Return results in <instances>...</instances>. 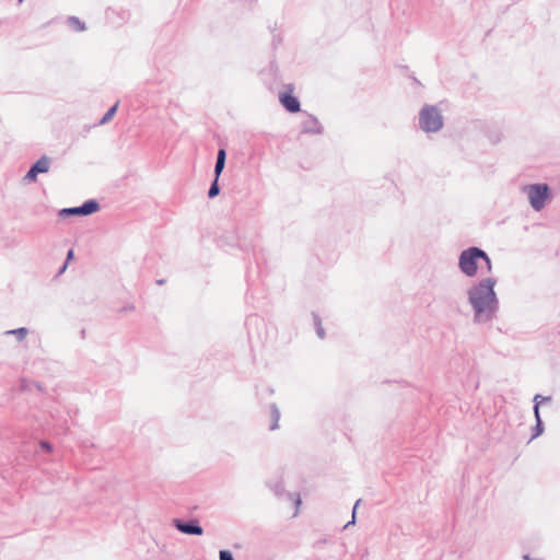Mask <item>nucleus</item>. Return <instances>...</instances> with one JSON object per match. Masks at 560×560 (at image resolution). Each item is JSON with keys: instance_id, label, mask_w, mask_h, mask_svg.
<instances>
[{"instance_id": "obj_4", "label": "nucleus", "mask_w": 560, "mask_h": 560, "mask_svg": "<svg viewBox=\"0 0 560 560\" xmlns=\"http://www.w3.org/2000/svg\"><path fill=\"white\" fill-rule=\"evenodd\" d=\"M526 191L532 208L536 211H540L545 207L546 199L548 198V186L546 184H534L529 185Z\"/></svg>"}, {"instance_id": "obj_19", "label": "nucleus", "mask_w": 560, "mask_h": 560, "mask_svg": "<svg viewBox=\"0 0 560 560\" xmlns=\"http://www.w3.org/2000/svg\"><path fill=\"white\" fill-rule=\"evenodd\" d=\"M37 175L38 174L33 168H30L28 172L24 176V180L28 182V183L35 182L37 178Z\"/></svg>"}, {"instance_id": "obj_1", "label": "nucleus", "mask_w": 560, "mask_h": 560, "mask_svg": "<svg viewBox=\"0 0 560 560\" xmlns=\"http://www.w3.org/2000/svg\"><path fill=\"white\" fill-rule=\"evenodd\" d=\"M497 279L487 277L474 281L466 290L467 303L472 312L475 324H488L495 317L500 308L499 298L494 290Z\"/></svg>"}, {"instance_id": "obj_9", "label": "nucleus", "mask_w": 560, "mask_h": 560, "mask_svg": "<svg viewBox=\"0 0 560 560\" xmlns=\"http://www.w3.org/2000/svg\"><path fill=\"white\" fill-rule=\"evenodd\" d=\"M175 526L178 530L188 535H201L202 528L198 525L197 521L190 523H182L179 521H175Z\"/></svg>"}, {"instance_id": "obj_3", "label": "nucleus", "mask_w": 560, "mask_h": 560, "mask_svg": "<svg viewBox=\"0 0 560 560\" xmlns=\"http://www.w3.org/2000/svg\"><path fill=\"white\" fill-rule=\"evenodd\" d=\"M482 257L481 248L471 246L464 249L458 257V269L468 278H474L478 272V262Z\"/></svg>"}, {"instance_id": "obj_12", "label": "nucleus", "mask_w": 560, "mask_h": 560, "mask_svg": "<svg viewBox=\"0 0 560 560\" xmlns=\"http://www.w3.org/2000/svg\"><path fill=\"white\" fill-rule=\"evenodd\" d=\"M28 332L30 330L26 327H20L16 329L7 330L4 335L15 336L16 340L21 342L27 337Z\"/></svg>"}, {"instance_id": "obj_14", "label": "nucleus", "mask_w": 560, "mask_h": 560, "mask_svg": "<svg viewBox=\"0 0 560 560\" xmlns=\"http://www.w3.org/2000/svg\"><path fill=\"white\" fill-rule=\"evenodd\" d=\"M270 412L272 418L270 430H276L278 428V421L280 419V411L275 404L270 405Z\"/></svg>"}, {"instance_id": "obj_8", "label": "nucleus", "mask_w": 560, "mask_h": 560, "mask_svg": "<svg viewBox=\"0 0 560 560\" xmlns=\"http://www.w3.org/2000/svg\"><path fill=\"white\" fill-rule=\"evenodd\" d=\"M282 106L290 113H298L301 109L300 101L290 93H282L279 96Z\"/></svg>"}, {"instance_id": "obj_24", "label": "nucleus", "mask_w": 560, "mask_h": 560, "mask_svg": "<svg viewBox=\"0 0 560 560\" xmlns=\"http://www.w3.org/2000/svg\"><path fill=\"white\" fill-rule=\"evenodd\" d=\"M360 501H357L355 502V505H354V509H353V514H355V510H357V506L359 505Z\"/></svg>"}, {"instance_id": "obj_17", "label": "nucleus", "mask_w": 560, "mask_h": 560, "mask_svg": "<svg viewBox=\"0 0 560 560\" xmlns=\"http://www.w3.org/2000/svg\"><path fill=\"white\" fill-rule=\"evenodd\" d=\"M313 318H314V324H315V327H316V334L317 336L320 338V339H324L325 338V330L322 326V322H320V318L318 315L314 314L313 315Z\"/></svg>"}, {"instance_id": "obj_7", "label": "nucleus", "mask_w": 560, "mask_h": 560, "mask_svg": "<svg viewBox=\"0 0 560 560\" xmlns=\"http://www.w3.org/2000/svg\"><path fill=\"white\" fill-rule=\"evenodd\" d=\"M550 399H551L550 397H544L539 394L535 395V397H534V402H535L534 415H535V419H536V425L534 428V433L532 435V439L539 436L544 432V424H542V420L540 418V412H539V404L541 401L550 400Z\"/></svg>"}, {"instance_id": "obj_11", "label": "nucleus", "mask_w": 560, "mask_h": 560, "mask_svg": "<svg viewBox=\"0 0 560 560\" xmlns=\"http://www.w3.org/2000/svg\"><path fill=\"white\" fill-rule=\"evenodd\" d=\"M225 160H226V152L224 149H220L218 151L217 161H215V165H214V176H217V178L220 177L221 173L224 170Z\"/></svg>"}, {"instance_id": "obj_25", "label": "nucleus", "mask_w": 560, "mask_h": 560, "mask_svg": "<svg viewBox=\"0 0 560 560\" xmlns=\"http://www.w3.org/2000/svg\"><path fill=\"white\" fill-rule=\"evenodd\" d=\"M24 0H19V3L23 2Z\"/></svg>"}, {"instance_id": "obj_5", "label": "nucleus", "mask_w": 560, "mask_h": 560, "mask_svg": "<svg viewBox=\"0 0 560 560\" xmlns=\"http://www.w3.org/2000/svg\"><path fill=\"white\" fill-rule=\"evenodd\" d=\"M100 209V205L96 200L90 199L84 201L79 207L63 208L59 211V215L62 218L70 215H90Z\"/></svg>"}, {"instance_id": "obj_18", "label": "nucleus", "mask_w": 560, "mask_h": 560, "mask_svg": "<svg viewBox=\"0 0 560 560\" xmlns=\"http://www.w3.org/2000/svg\"><path fill=\"white\" fill-rule=\"evenodd\" d=\"M481 254H482V257H480V260L483 261L487 271L491 272L492 261H491L489 255L483 249H481Z\"/></svg>"}, {"instance_id": "obj_10", "label": "nucleus", "mask_w": 560, "mask_h": 560, "mask_svg": "<svg viewBox=\"0 0 560 560\" xmlns=\"http://www.w3.org/2000/svg\"><path fill=\"white\" fill-rule=\"evenodd\" d=\"M50 164L51 159L46 155H43L31 166V168H33L37 174L47 173L50 168Z\"/></svg>"}, {"instance_id": "obj_15", "label": "nucleus", "mask_w": 560, "mask_h": 560, "mask_svg": "<svg viewBox=\"0 0 560 560\" xmlns=\"http://www.w3.org/2000/svg\"><path fill=\"white\" fill-rule=\"evenodd\" d=\"M117 108H118V103L114 104L105 114L104 116L102 117V119L100 120V125H105L107 122H109L114 115L116 114L117 112Z\"/></svg>"}, {"instance_id": "obj_16", "label": "nucleus", "mask_w": 560, "mask_h": 560, "mask_svg": "<svg viewBox=\"0 0 560 560\" xmlns=\"http://www.w3.org/2000/svg\"><path fill=\"white\" fill-rule=\"evenodd\" d=\"M218 182H219V178H217V176H214V180L212 182V184L209 188V191H208L209 198H214L220 194V187H219Z\"/></svg>"}, {"instance_id": "obj_6", "label": "nucleus", "mask_w": 560, "mask_h": 560, "mask_svg": "<svg viewBox=\"0 0 560 560\" xmlns=\"http://www.w3.org/2000/svg\"><path fill=\"white\" fill-rule=\"evenodd\" d=\"M301 132L310 135L323 133V126L319 120L311 114H304L303 120L301 121Z\"/></svg>"}, {"instance_id": "obj_22", "label": "nucleus", "mask_w": 560, "mask_h": 560, "mask_svg": "<svg viewBox=\"0 0 560 560\" xmlns=\"http://www.w3.org/2000/svg\"><path fill=\"white\" fill-rule=\"evenodd\" d=\"M73 257V250L70 249L67 255V260L71 259Z\"/></svg>"}, {"instance_id": "obj_23", "label": "nucleus", "mask_w": 560, "mask_h": 560, "mask_svg": "<svg viewBox=\"0 0 560 560\" xmlns=\"http://www.w3.org/2000/svg\"><path fill=\"white\" fill-rule=\"evenodd\" d=\"M165 283V280L164 279H159L156 280V284L158 285H163Z\"/></svg>"}, {"instance_id": "obj_21", "label": "nucleus", "mask_w": 560, "mask_h": 560, "mask_svg": "<svg viewBox=\"0 0 560 560\" xmlns=\"http://www.w3.org/2000/svg\"><path fill=\"white\" fill-rule=\"evenodd\" d=\"M220 560H234L231 552L226 550L220 551Z\"/></svg>"}, {"instance_id": "obj_2", "label": "nucleus", "mask_w": 560, "mask_h": 560, "mask_svg": "<svg viewBox=\"0 0 560 560\" xmlns=\"http://www.w3.org/2000/svg\"><path fill=\"white\" fill-rule=\"evenodd\" d=\"M419 128L427 132H438L443 128L444 121L440 109L434 105L425 104L419 112Z\"/></svg>"}, {"instance_id": "obj_20", "label": "nucleus", "mask_w": 560, "mask_h": 560, "mask_svg": "<svg viewBox=\"0 0 560 560\" xmlns=\"http://www.w3.org/2000/svg\"><path fill=\"white\" fill-rule=\"evenodd\" d=\"M39 447H40V450L43 452L49 453V452L52 451V445L49 442H47V441H40L39 442Z\"/></svg>"}, {"instance_id": "obj_13", "label": "nucleus", "mask_w": 560, "mask_h": 560, "mask_svg": "<svg viewBox=\"0 0 560 560\" xmlns=\"http://www.w3.org/2000/svg\"><path fill=\"white\" fill-rule=\"evenodd\" d=\"M68 24L77 32H82L85 30V24L82 21H80V19H78L77 16H70L68 19Z\"/></svg>"}]
</instances>
